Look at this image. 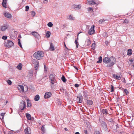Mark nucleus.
Returning a JSON list of instances; mask_svg holds the SVG:
<instances>
[{"label": "nucleus", "mask_w": 134, "mask_h": 134, "mask_svg": "<svg viewBox=\"0 0 134 134\" xmlns=\"http://www.w3.org/2000/svg\"><path fill=\"white\" fill-rule=\"evenodd\" d=\"M103 61L104 63H109V64L107 66L108 67L112 66L116 62L115 59L113 57H111L110 58H104L103 59Z\"/></svg>", "instance_id": "f257e3e1"}, {"label": "nucleus", "mask_w": 134, "mask_h": 134, "mask_svg": "<svg viewBox=\"0 0 134 134\" xmlns=\"http://www.w3.org/2000/svg\"><path fill=\"white\" fill-rule=\"evenodd\" d=\"M34 57L38 60L42 58L43 56V52L41 51H38L35 52L33 55Z\"/></svg>", "instance_id": "f03ea898"}, {"label": "nucleus", "mask_w": 134, "mask_h": 134, "mask_svg": "<svg viewBox=\"0 0 134 134\" xmlns=\"http://www.w3.org/2000/svg\"><path fill=\"white\" fill-rule=\"evenodd\" d=\"M49 79L51 81V82L54 84V83L56 82V80L55 79V75L53 74H51L49 76Z\"/></svg>", "instance_id": "7ed1b4c3"}, {"label": "nucleus", "mask_w": 134, "mask_h": 134, "mask_svg": "<svg viewBox=\"0 0 134 134\" xmlns=\"http://www.w3.org/2000/svg\"><path fill=\"white\" fill-rule=\"evenodd\" d=\"M13 44L14 43L13 42L9 40L5 41L4 42L5 46L9 48L12 47Z\"/></svg>", "instance_id": "20e7f679"}, {"label": "nucleus", "mask_w": 134, "mask_h": 134, "mask_svg": "<svg viewBox=\"0 0 134 134\" xmlns=\"http://www.w3.org/2000/svg\"><path fill=\"white\" fill-rule=\"evenodd\" d=\"M32 61L33 64H34V67L35 68V69L37 70L39 66L38 61L37 60L34 59H32Z\"/></svg>", "instance_id": "39448f33"}, {"label": "nucleus", "mask_w": 134, "mask_h": 134, "mask_svg": "<svg viewBox=\"0 0 134 134\" xmlns=\"http://www.w3.org/2000/svg\"><path fill=\"white\" fill-rule=\"evenodd\" d=\"M25 103L23 100H21L20 103V108L21 110H23L25 108Z\"/></svg>", "instance_id": "423d86ee"}, {"label": "nucleus", "mask_w": 134, "mask_h": 134, "mask_svg": "<svg viewBox=\"0 0 134 134\" xmlns=\"http://www.w3.org/2000/svg\"><path fill=\"white\" fill-rule=\"evenodd\" d=\"M113 77L116 79L120 80L121 79L122 76L120 74H113Z\"/></svg>", "instance_id": "0eeeda50"}, {"label": "nucleus", "mask_w": 134, "mask_h": 134, "mask_svg": "<svg viewBox=\"0 0 134 134\" xmlns=\"http://www.w3.org/2000/svg\"><path fill=\"white\" fill-rule=\"evenodd\" d=\"M91 44V42L89 37H88L86 39L85 45L86 46H88Z\"/></svg>", "instance_id": "6e6552de"}, {"label": "nucleus", "mask_w": 134, "mask_h": 134, "mask_svg": "<svg viewBox=\"0 0 134 134\" xmlns=\"http://www.w3.org/2000/svg\"><path fill=\"white\" fill-rule=\"evenodd\" d=\"M76 100L77 102L79 103H82V96L81 95L78 96Z\"/></svg>", "instance_id": "1a4fd4ad"}, {"label": "nucleus", "mask_w": 134, "mask_h": 134, "mask_svg": "<svg viewBox=\"0 0 134 134\" xmlns=\"http://www.w3.org/2000/svg\"><path fill=\"white\" fill-rule=\"evenodd\" d=\"M94 26L93 25L92 27L89 30L88 34L90 35H91L93 34L94 32Z\"/></svg>", "instance_id": "9d476101"}, {"label": "nucleus", "mask_w": 134, "mask_h": 134, "mask_svg": "<svg viewBox=\"0 0 134 134\" xmlns=\"http://www.w3.org/2000/svg\"><path fill=\"white\" fill-rule=\"evenodd\" d=\"M86 3L89 5H94L96 4V3L95 2V0H91L90 1H87Z\"/></svg>", "instance_id": "9b49d317"}, {"label": "nucleus", "mask_w": 134, "mask_h": 134, "mask_svg": "<svg viewBox=\"0 0 134 134\" xmlns=\"http://www.w3.org/2000/svg\"><path fill=\"white\" fill-rule=\"evenodd\" d=\"M52 94L50 92H46L44 95V98L45 99L49 98L51 96Z\"/></svg>", "instance_id": "f8f14e48"}, {"label": "nucleus", "mask_w": 134, "mask_h": 134, "mask_svg": "<svg viewBox=\"0 0 134 134\" xmlns=\"http://www.w3.org/2000/svg\"><path fill=\"white\" fill-rule=\"evenodd\" d=\"M32 35L36 38H38L39 36V34L37 32L35 31H33L32 32Z\"/></svg>", "instance_id": "ddd939ff"}, {"label": "nucleus", "mask_w": 134, "mask_h": 134, "mask_svg": "<svg viewBox=\"0 0 134 134\" xmlns=\"http://www.w3.org/2000/svg\"><path fill=\"white\" fill-rule=\"evenodd\" d=\"M4 14L5 16L7 18H10L12 17V16L9 13L5 12L4 13Z\"/></svg>", "instance_id": "4468645a"}, {"label": "nucleus", "mask_w": 134, "mask_h": 134, "mask_svg": "<svg viewBox=\"0 0 134 134\" xmlns=\"http://www.w3.org/2000/svg\"><path fill=\"white\" fill-rule=\"evenodd\" d=\"M25 134H31L30 129V128H27L25 129Z\"/></svg>", "instance_id": "2eb2a0df"}, {"label": "nucleus", "mask_w": 134, "mask_h": 134, "mask_svg": "<svg viewBox=\"0 0 134 134\" xmlns=\"http://www.w3.org/2000/svg\"><path fill=\"white\" fill-rule=\"evenodd\" d=\"M67 18L70 20H74L75 19V18L71 14L68 16Z\"/></svg>", "instance_id": "dca6fc26"}, {"label": "nucleus", "mask_w": 134, "mask_h": 134, "mask_svg": "<svg viewBox=\"0 0 134 134\" xmlns=\"http://www.w3.org/2000/svg\"><path fill=\"white\" fill-rule=\"evenodd\" d=\"M73 7L76 9H81V6L80 5H73Z\"/></svg>", "instance_id": "f3484780"}, {"label": "nucleus", "mask_w": 134, "mask_h": 134, "mask_svg": "<svg viewBox=\"0 0 134 134\" xmlns=\"http://www.w3.org/2000/svg\"><path fill=\"white\" fill-rule=\"evenodd\" d=\"M100 122L101 123V125L103 126V127L105 129H106L107 128V125L106 123L103 121H100Z\"/></svg>", "instance_id": "a211bd4d"}, {"label": "nucleus", "mask_w": 134, "mask_h": 134, "mask_svg": "<svg viewBox=\"0 0 134 134\" xmlns=\"http://www.w3.org/2000/svg\"><path fill=\"white\" fill-rule=\"evenodd\" d=\"M26 116L27 119L29 120H31V115L28 113H26L25 114Z\"/></svg>", "instance_id": "6ab92c4d"}, {"label": "nucleus", "mask_w": 134, "mask_h": 134, "mask_svg": "<svg viewBox=\"0 0 134 134\" xmlns=\"http://www.w3.org/2000/svg\"><path fill=\"white\" fill-rule=\"evenodd\" d=\"M49 49L50 50L52 51H53L54 50V47L52 43L50 44Z\"/></svg>", "instance_id": "aec40b11"}, {"label": "nucleus", "mask_w": 134, "mask_h": 134, "mask_svg": "<svg viewBox=\"0 0 134 134\" xmlns=\"http://www.w3.org/2000/svg\"><path fill=\"white\" fill-rule=\"evenodd\" d=\"M51 34V33L50 31H47L46 34V37L47 38H49Z\"/></svg>", "instance_id": "412c9836"}, {"label": "nucleus", "mask_w": 134, "mask_h": 134, "mask_svg": "<svg viewBox=\"0 0 134 134\" xmlns=\"http://www.w3.org/2000/svg\"><path fill=\"white\" fill-rule=\"evenodd\" d=\"M40 99V96L39 95H36L35 97L34 100L35 101H38Z\"/></svg>", "instance_id": "4be33fe9"}, {"label": "nucleus", "mask_w": 134, "mask_h": 134, "mask_svg": "<svg viewBox=\"0 0 134 134\" xmlns=\"http://www.w3.org/2000/svg\"><path fill=\"white\" fill-rule=\"evenodd\" d=\"M22 64L21 63H19L18 65L17 66V68L19 70L21 69Z\"/></svg>", "instance_id": "5701e85b"}, {"label": "nucleus", "mask_w": 134, "mask_h": 134, "mask_svg": "<svg viewBox=\"0 0 134 134\" xmlns=\"http://www.w3.org/2000/svg\"><path fill=\"white\" fill-rule=\"evenodd\" d=\"M87 105H91L93 104V102L90 100H88L87 101Z\"/></svg>", "instance_id": "b1692460"}, {"label": "nucleus", "mask_w": 134, "mask_h": 134, "mask_svg": "<svg viewBox=\"0 0 134 134\" xmlns=\"http://www.w3.org/2000/svg\"><path fill=\"white\" fill-rule=\"evenodd\" d=\"M27 106L28 107H30L31 106V103L28 99H27Z\"/></svg>", "instance_id": "393cba45"}, {"label": "nucleus", "mask_w": 134, "mask_h": 134, "mask_svg": "<svg viewBox=\"0 0 134 134\" xmlns=\"http://www.w3.org/2000/svg\"><path fill=\"white\" fill-rule=\"evenodd\" d=\"M18 88L19 90L20 89L23 92L24 91V87L23 86L21 85H19L18 86Z\"/></svg>", "instance_id": "a878e982"}, {"label": "nucleus", "mask_w": 134, "mask_h": 134, "mask_svg": "<svg viewBox=\"0 0 134 134\" xmlns=\"http://www.w3.org/2000/svg\"><path fill=\"white\" fill-rule=\"evenodd\" d=\"M132 54V50L131 49H129L128 50L127 54L130 55Z\"/></svg>", "instance_id": "bb28decb"}, {"label": "nucleus", "mask_w": 134, "mask_h": 134, "mask_svg": "<svg viewBox=\"0 0 134 134\" xmlns=\"http://www.w3.org/2000/svg\"><path fill=\"white\" fill-rule=\"evenodd\" d=\"M102 111L103 114H108V111L106 109H103Z\"/></svg>", "instance_id": "cd10ccee"}, {"label": "nucleus", "mask_w": 134, "mask_h": 134, "mask_svg": "<svg viewBox=\"0 0 134 134\" xmlns=\"http://www.w3.org/2000/svg\"><path fill=\"white\" fill-rule=\"evenodd\" d=\"M7 26H2V27L1 30L2 31H5V30L7 29Z\"/></svg>", "instance_id": "c85d7f7f"}, {"label": "nucleus", "mask_w": 134, "mask_h": 134, "mask_svg": "<svg viewBox=\"0 0 134 134\" xmlns=\"http://www.w3.org/2000/svg\"><path fill=\"white\" fill-rule=\"evenodd\" d=\"M99 60L97 62V63H100L102 61V58L101 56L99 57L98 58Z\"/></svg>", "instance_id": "c756f323"}, {"label": "nucleus", "mask_w": 134, "mask_h": 134, "mask_svg": "<svg viewBox=\"0 0 134 134\" xmlns=\"http://www.w3.org/2000/svg\"><path fill=\"white\" fill-rule=\"evenodd\" d=\"M5 113H2L0 116V119H3L4 116L5 114Z\"/></svg>", "instance_id": "7c9ffc66"}, {"label": "nucleus", "mask_w": 134, "mask_h": 134, "mask_svg": "<svg viewBox=\"0 0 134 134\" xmlns=\"http://www.w3.org/2000/svg\"><path fill=\"white\" fill-rule=\"evenodd\" d=\"M7 2H2V4L4 8H7L6 4Z\"/></svg>", "instance_id": "2f4dec72"}, {"label": "nucleus", "mask_w": 134, "mask_h": 134, "mask_svg": "<svg viewBox=\"0 0 134 134\" xmlns=\"http://www.w3.org/2000/svg\"><path fill=\"white\" fill-rule=\"evenodd\" d=\"M105 21H106L105 20H104V19H100L99 21V23L100 24H102V23H104V22Z\"/></svg>", "instance_id": "473e14b6"}, {"label": "nucleus", "mask_w": 134, "mask_h": 134, "mask_svg": "<svg viewBox=\"0 0 134 134\" xmlns=\"http://www.w3.org/2000/svg\"><path fill=\"white\" fill-rule=\"evenodd\" d=\"M47 25L48 27H51L53 26V24L51 22H49L48 23Z\"/></svg>", "instance_id": "72a5a7b5"}, {"label": "nucleus", "mask_w": 134, "mask_h": 134, "mask_svg": "<svg viewBox=\"0 0 134 134\" xmlns=\"http://www.w3.org/2000/svg\"><path fill=\"white\" fill-rule=\"evenodd\" d=\"M62 80L64 82H65L66 81V79L63 76L62 77Z\"/></svg>", "instance_id": "f704fd0d"}, {"label": "nucleus", "mask_w": 134, "mask_h": 134, "mask_svg": "<svg viewBox=\"0 0 134 134\" xmlns=\"http://www.w3.org/2000/svg\"><path fill=\"white\" fill-rule=\"evenodd\" d=\"M92 48L93 49H95V43H93L92 44Z\"/></svg>", "instance_id": "c9c22d12"}, {"label": "nucleus", "mask_w": 134, "mask_h": 134, "mask_svg": "<svg viewBox=\"0 0 134 134\" xmlns=\"http://www.w3.org/2000/svg\"><path fill=\"white\" fill-rule=\"evenodd\" d=\"M7 83L9 85H11L12 84V81L10 80H8L7 81Z\"/></svg>", "instance_id": "e433bc0d"}, {"label": "nucleus", "mask_w": 134, "mask_h": 134, "mask_svg": "<svg viewBox=\"0 0 134 134\" xmlns=\"http://www.w3.org/2000/svg\"><path fill=\"white\" fill-rule=\"evenodd\" d=\"M75 43L76 44V48H77L79 45V44L78 43L77 41V40H75Z\"/></svg>", "instance_id": "4c0bfd02"}, {"label": "nucleus", "mask_w": 134, "mask_h": 134, "mask_svg": "<svg viewBox=\"0 0 134 134\" xmlns=\"http://www.w3.org/2000/svg\"><path fill=\"white\" fill-rule=\"evenodd\" d=\"M124 92L126 94V95L127 94L129 93L127 90L126 89H125L124 90Z\"/></svg>", "instance_id": "58836bf2"}, {"label": "nucleus", "mask_w": 134, "mask_h": 134, "mask_svg": "<svg viewBox=\"0 0 134 134\" xmlns=\"http://www.w3.org/2000/svg\"><path fill=\"white\" fill-rule=\"evenodd\" d=\"M29 7L28 6H26L25 7V11H27L29 9Z\"/></svg>", "instance_id": "ea45409f"}, {"label": "nucleus", "mask_w": 134, "mask_h": 134, "mask_svg": "<svg viewBox=\"0 0 134 134\" xmlns=\"http://www.w3.org/2000/svg\"><path fill=\"white\" fill-rule=\"evenodd\" d=\"M2 38L4 40H6L7 38V37L6 36H3L2 37Z\"/></svg>", "instance_id": "a19ab883"}, {"label": "nucleus", "mask_w": 134, "mask_h": 134, "mask_svg": "<svg viewBox=\"0 0 134 134\" xmlns=\"http://www.w3.org/2000/svg\"><path fill=\"white\" fill-rule=\"evenodd\" d=\"M31 15L32 16H35V12L32 11L31 12Z\"/></svg>", "instance_id": "79ce46f5"}, {"label": "nucleus", "mask_w": 134, "mask_h": 134, "mask_svg": "<svg viewBox=\"0 0 134 134\" xmlns=\"http://www.w3.org/2000/svg\"><path fill=\"white\" fill-rule=\"evenodd\" d=\"M41 130L43 131L44 132V126L43 125L41 128Z\"/></svg>", "instance_id": "37998d69"}, {"label": "nucleus", "mask_w": 134, "mask_h": 134, "mask_svg": "<svg viewBox=\"0 0 134 134\" xmlns=\"http://www.w3.org/2000/svg\"><path fill=\"white\" fill-rule=\"evenodd\" d=\"M111 92H113L114 91V87L112 85H111Z\"/></svg>", "instance_id": "c03bdc74"}, {"label": "nucleus", "mask_w": 134, "mask_h": 134, "mask_svg": "<svg viewBox=\"0 0 134 134\" xmlns=\"http://www.w3.org/2000/svg\"><path fill=\"white\" fill-rule=\"evenodd\" d=\"M88 10L89 11H92L93 10L92 8L89 7L88 8Z\"/></svg>", "instance_id": "a18cd8bd"}, {"label": "nucleus", "mask_w": 134, "mask_h": 134, "mask_svg": "<svg viewBox=\"0 0 134 134\" xmlns=\"http://www.w3.org/2000/svg\"><path fill=\"white\" fill-rule=\"evenodd\" d=\"M124 23H129V21L125 19L124 20Z\"/></svg>", "instance_id": "49530a36"}, {"label": "nucleus", "mask_w": 134, "mask_h": 134, "mask_svg": "<svg viewBox=\"0 0 134 134\" xmlns=\"http://www.w3.org/2000/svg\"><path fill=\"white\" fill-rule=\"evenodd\" d=\"M95 134H100L99 132L98 131H96L95 132Z\"/></svg>", "instance_id": "de8ad7c7"}, {"label": "nucleus", "mask_w": 134, "mask_h": 134, "mask_svg": "<svg viewBox=\"0 0 134 134\" xmlns=\"http://www.w3.org/2000/svg\"><path fill=\"white\" fill-rule=\"evenodd\" d=\"M33 75V73L31 72L29 74V75L30 76V77H31Z\"/></svg>", "instance_id": "09e8293b"}, {"label": "nucleus", "mask_w": 134, "mask_h": 134, "mask_svg": "<svg viewBox=\"0 0 134 134\" xmlns=\"http://www.w3.org/2000/svg\"><path fill=\"white\" fill-rule=\"evenodd\" d=\"M75 87H79V85L78 84H76L75 85Z\"/></svg>", "instance_id": "8fccbe9b"}, {"label": "nucleus", "mask_w": 134, "mask_h": 134, "mask_svg": "<svg viewBox=\"0 0 134 134\" xmlns=\"http://www.w3.org/2000/svg\"><path fill=\"white\" fill-rule=\"evenodd\" d=\"M48 0H44L43 1V3H44L45 4H47V3Z\"/></svg>", "instance_id": "3c124183"}, {"label": "nucleus", "mask_w": 134, "mask_h": 134, "mask_svg": "<svg viewBox=\"0 0 134 134\" xmlns=\"http://www.w3.org/2000/svg\"><path fill=\"white\" fill-rule=\"evenodd\" d=\"M18 44L21 43L20 42V40L19 39H18Z\"/></svg>", "instance_id": "603ef678"}, {"label": "nucleus", "mask_w": 134, "mask_h": 134, "mask_svg": "<svg viewBox=\"0 0 134 134\" xmlns=\"http://www.w3.org/2000/svg\"><path fill=\"white\" fill-rule=\"evenodd\" d=\"M133 60H134L133 59H130L129 60V61L131 62H133Z\"/></svg>", "instance_id": "864d4df0"}, {"label": "nucleus", "mask_w": 134, "mask_h": 134, "mask_svg": "<svg viewBox=\"0 0 134 134\" xmlns=\"http://www.w3.org/2000/svg\"><path fill=\"white\" fill-rule=\"evenodd\" d=\"M44 70H45V71H47V69L46 68V67L44 65Z\"/></svg>", "instance_id": "5fc2aeb1"}, {"label": "nucleus", "mask_w": 134, "mask_h": 134, "mask_svg": "<svg viewBox=\"0 0 134 134\" xmlns=\"http://www.w3.org/2000/svg\"><path fill=\"white\" fill-rule=\"evenodd\" d=\"M18 45L21 48H22V45L21 44V43H20L19 44H18Z\"/></svg>", "instance_id": "6e6d98bb"}, {"label": "nucleus", "mask_w": 134, "mask_h": 134, "mask_svg": "<svg viewBox=\"0 0 134 134\" xmlns=\"http://www.w3.org/2000/svg\"><path fill=\"white\" fill-rule=\"evenodd\" d=\"M64 45L65 46V47L67 49H68L67 47L66 46V45H65V42H64Z\"/></svg>", "instance_id": "4d7b16f0"}, {"label": "nucleus", "mask_w": 134, "mask_h": 134, "mask_svg": "<svg viewBox=\"0 0 134 134\" xmlns=\"http://www.w3.org/2000/svg\"><path fill=\"white\" fill-rule=\"evenodd\" d=\"M7 0H3V2H7Z\"/></svg>", "instance_id": "13d9d810"}, {"label": "nucleus", "mask_w": 134, "mask_h": 134, "mask_svg": "<svg viewBox=\"0 0 134 134\" xmlns=\"http://www.w3.org/2000/svg\"><path fill=\"white\" fill-rule=\"evenodd\" d=\"M58 104L59 105H60L61 104V102L60 101H59L58 102Z\"/></svg>", "instance_id": "bf43d9fd"}, {"label": "nucleus", "mask_w": 134, "mask_h": 134, "mask_svg": "<svg viewBox=\"0 0 134 134\" xmlns=\"http://www.w3.org/2000/svg\"><path fill=\"white\" fill-rule=\"evenodd\" d=\"M84 133L86 134H87V130H85Z\"/></svg>", "instance_id": "052dcab7"}, {"label": "nucleus", "mask_w": 134, "mask_h": 134, "mask_svg": "<svg viewBox=\"0 0 134 134\" xmlns=\"http://www.w3.org/2000/svg\"><path fill=\"white\" fill-rule=\"evenodd\" d=\"M74 68L76 69V70H78V68H77L75 66H74Z\"/></svg>", "instance_id": "680f3d73"}, {"label": "nucleus", "mask_w": 134, "mask_h": 134, "mask_svg": "<svg viewBox=\"0 0 134 134\" xmlns=\"http://www.w3.org/2000/svg\"><path fill=\"white\" fill-rule=\"evenodd\" d=\"M64 129L66 131H67L68 130V129L66 128H65Z\"/></svg>", "instance_id": "e2e57ef3"}, {"label": "nucleus", "mask_w": 134, "mask_h": 134, "mask_svg": "<svg viewBox=\"0 0 134 134\" xmlns=\"http://www.w3.org/2000/svg\"><path fill=\"white\" fill-rule=\"evenodd\" d=\"M75 134H80V133L79 132H76L75 133Z\"/></svg>", "instance_id": "0e129e2a"}, {"label": "nucleus", "mask_w": 134, "mask_h": 134, "mask_svg": "<svg viewBox=\"0 0 134 134\" xmlns=\"http://www.w3.org/2000/svg\"><path fill=\"white\" fill-rule=\"evenodd\" d=\"M8 134H12V133L10 132H8Z\"/></svg>", "instance_id": "69168bd1"}, {"label": "nucleus", "mask_w": 134, "mask_h": 134, "mask_svg": "<svg viewBox=\"0 0 134 134\" xmlns=\"http://www.w3.org/2000/svg\"><path fill=\"white\" fill-rule=\"evenodd\" d=\"M81 32H79L78 34L77 35V38H78V36H79V34H80V33H81Z\"/></svg>", "instance_id": "338daca9"}, {"label": "nucleus", "mask_w": 134, "mask_h": 134, "mask_svg": "<svg viewBox=\"0 0 134 134\" xmlns=\"http://www.w3.org/2000/svg\"><path fill=\"white\" fill-rule=\"evenodd\" d=\"M83 93L84 94H85V93H86V92L85 91L83 92Z\"/></svg>", "instance_id": "774afa93"}]
</instances>
